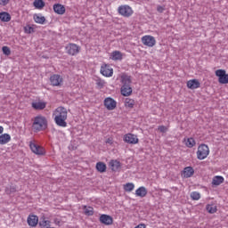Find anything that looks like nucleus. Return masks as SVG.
Returning a JSON list of instances; mask_svg holds the SVG:
<instances>
[{
    "instance_id": "43",
    "label": "nucleus",
    "mask_w": 228,
    "mask_h": 228,
    "mask_svg": "<svg viewBox=\"0 0 228 228\" xmlns=\"http://www.w3.org/2000/svg\"><path fill=\"white\" fill-rule=\"evenodd\" d=\"M4 132V127L0 126V134H3Z\"/></svg>"
},
{
    "instance_id": "42",
    "label": "nucleus",
    "mask_w": 228,
    "mask_h": 228,
    "mask_svg": "<svg viewBox=\"0 0 228 228\" xmlns=\"http://www.w3.org/2000/svg\"><path fill=\"white\" fill-rule=\"evenodd\" d=\"M8 3H10V0H0V4L2 6H6V4H8Z\"/></svg>"
},
{
    "instance_id": "18",
    "label": "nucleus",
    "mask_w": 228,
    "mask_h": 228,
    "mask_svg": "<svg viewBox=\"0 0 228 228\" xmlns=\"http://www.w3.org/2000/svg\"><path fill=\"white\" fill-rule=\"evenodd\" d=\"M12 141V136L10 134H2L0 135V145H6L9 142Z\"/></svg>"
},
{
    "instance_id": "29",
    "label": "nucleus",
    "mask_w": 228,
    "mask_h": 228,
    "mask_svg": "<svg viewBox=\"0 0 228 228\" xmlns=\"http://www.w3.org/2000/svg\"><path fill=\"white\" fill-rule=\"evenodd\" d=\"M34 20L35 22H37V24H44L45 22V17L38 14H35Z\"/></svg>"
},
{
    "instance_id": "25",
    "label": "nucleus",
    "mask_w": 228,
    "mask_h": 228,
    "mask_svg": "<svg viewBox=\"0 0 228 228\" xmlns=\"http://www.w3.org/2000/svg\"><path fill=\"white\" fill-rule=\"evenodd\" d=\"M106 165L104 162H97L96 163V170L100 172V174H104L106 172Z\"/></svg>"
},
{
    "instance_id": "36",
    "label": "nucleus",
    "mask_w": 228,
    "mask_h": 228,
    "mask_svg": "<svg viewBox=\"0 0 228 228\" xmlns=\"http://www.w3.org/2000/svg\"><path fill=\"white\" fill-rule=\"evenodd\" d=\"M51 222L49 220H45V217H43L42 220L39 222L40 227H47Z\"/></svg>"
},
{
    "instance_id": "41",
    "label": "nucleus",
    "mask_w": 228,
    "mask_h": 228,
    "mask_svg": "<svg viewBox=\"0 0 228 228\" xmlns=\"http://www.w3.org/2000/svg\"><path fill=\"white\" fill-rule=\"evenodd\" d=\"M157 12H159V13H163V12H165V7L159 5L157 7Z\"/></svg>"
},
{
    "instance_id": "34",
    "label": "nucleus",
    "mask_w": 228,
    "mask_h": 228,
    "mask_svg": "<svg viewBox=\"0 0 228 228\" xmlns=\"http://www.w3.org/2000/svg\"><path fill=\"white\" fill-rule=\"evenodd\" d=\"M17 191V188L15 186H8L5 188V193L7 195H11V193H15Z\"/></svg>"
},
{
    "instance_id": "20",
    "label": "nucleus",
    "mask_w": 228,
    "mask_h": 228,
    "mask_svg": "<svg viewBox=\"0 0 228 228\" xmlns=\"http://www.w3.org/2000/svg\"><path fill=\"white\" fill-rule=\"evenodd\" d=\"M53 12L58 15H63L65 13V6L61 4H53Z\"/></svg>"
},
{
    "instance_id": "12",
    "label": "nucleus",
    "mask_w": 228,
    "mask_h": 228,
    "mask_svg": "<svg viewBox=\"0 0 228 228\" xmlns=\"http://www.w3.org/2000/svg\"><path fill=\"white\" fill-rule=\"evenodd\" d=\"M124 142H126V143H130L132 145H136V143H138L139 140H138V136H136L134 134H126L124 136Z\"/></svg>"
},
{
    "instance_id": "26",
    "label": "nucleus",
    "mask_w": 228,
    "mask_h": 228,
    "mask_svg": "<svg viewBox=\"0 0 228 228\" xmlns=\"http://www.w3.org/2000/svg\"><path fill=\"white\" fill-rule=\"evenodd\" d=\"M0 20H2V22H10V20H12V16H10V13L8 12H1Z\"/></svg>"
},
{
    "instance_id": "38",
    "label": "nucleus",
    "mask_w": 228,
    "mask_h": 228,
    "mask_svg": "<svg viewBox=\"0 0 228 228\" xmlns=\"http://www.w3.org/2000/svg\"><path fill=\"white\" fill-rule=\"evenodd\" d=\"M2 51H3L4 54H5V56H10V54H12V51L10 50V47H8V46H3Z\"/></svg>"
},
{
    "instance_id": "11",
    "label": "nucleus",
    "mask_w": 228,
    "mask_h": 228,
    "mask_svg": "<svg viewBox=\"0 0 228 228\" xmlns=\"http://www.w3.org/2000/svg\"><path fill=\"white\" fill-rule=\"evenodd\" d=\"M100 72L105 77H111V76H113V69L108 64L102 65L101 67Z\"/></svg>"
},
{
    "instance_id": "6",
    "label": "nucleus",
    "mask_w": 228,
    "mask_h": 228,
    "mask_svg": "<svg viewBox=\"0 0 228 228\" xmlns=\"http://www.w3.org/2000/svg\"><path fill=\"white\" fill-rule=\"evenodd\" d=\"M118 14L123 17H131L133 15V8L129 5H120L118 9Z\"/></svg>"
},
{
    "instance_id": "35",
    "label": "nucleus",
    "mask_w": 228,
    "mask_h": 228,
    "mask_svg": "<svg viewBox=\"0 0 228 228\" xmlns=\"http://www.w3.org/2000/svg\"><path fill=\"white\" fill-rule=\"evenodd\" d=\"M24 32L28 35H31V33H35V28L29 25L24 27Z\"/></svg>"
},
{
    "instance_id": "23",
    "label": "nucleus",
    "mask_w": 228,
    "mask_h": 228,
    "mask_svg": "<svg viewBox=\"0 0 228 228\" xmlns=\"http://www.w3.org/2000/svg\"><path fill=\"white\" fill-rule=\"evenodd\" d=\"M109 165L112 172H117L120 168V161L118 160H110Z\"/></svg>"
},
{
    "instance_id": "37",
    "label": "nucleus",
    "mask_w": 228,
    "mask_h": 228,
    "mask_svg": "<svg viewBox=\"0 0 228 228\" xmlns=\"http://www.w3.org/2000/svg\"><path fill=\"white\" fill-rule=\"evenodd\" d=\"M191 199H192V200H199L200 199V193H199L197 191L191 192Z\"/></svg>"
},
{
    "instance_id": "16",
    "label": "nucleus",
    "mask_w": 228,
    "mask_h": 228,
    "mask_svg": "<svg viewBox=\"0 0 228 228\" xmlns=\"http://www.w3.org/2000/svg\"><path fill=\"white\" fill-rule=\"evenodd\" d=\"M27 224L30 227H37V225H38V216H37L35 215L28 216V219H27Z\"/></svg>"
},
{
    "instance_id": "39",
    "label": "nucleus",
    "mask_w": 228,
    "mask_h": 228,
    "mask_svg": "<svg viewBox=\"0 0 228 228\" xmlns=\"http://www.w3.org/2000/svg\"><path fill=\"white\" fill-rule=\"evenodd\" d=\"M96 85L97 86H99V88H104V86L106 85V82H104V80L98 78L96 80Z\"/></svg>"
},
{
    "instance_id": "28",
    "label": "nucleus",
    "mask_w": 228,
    "mask_h": 228,
    "mask_svg": "<svg viewBox=\"0 0 228 228\" xmlns=\"http://www.w3.org/2000/svg\"><path fill=\"white\" fill-rule=\"evenodd\" d=\"M134 99H131V98H126L125 99V106L126 108H129L130 110L134 108Z\"/></svg>"
},
{
    "instance_id": "21",
    "label": "nucleus",
    "mask_w": 228,
    "mask_h": 228,
    "mask_svg": "<svg viewBox=\"0 0 228 228\" xmlns=\"http://www.w3.org/2000/svg\"><path fill=\"white\" fill-rule=\"evenodd\" d=\"M123 58V54L120 51H113L110 53V60H113V61H120Z\"/></svg>"
},
{
    "instance_id": "14",
    "label": "nucleus",
    "mask_w": 228,
    "mask_h": 228,
    "mask_svg": "<svg viewBox=\"0 0 228 228\" xmlns=\"http://www.w3.org/2000/svg\"><path fill=\"white\" fill-rule=\"evenodd\" d=\"M31 106L33 110H36L37 111H42V110H45V107L47 106V102L43 101H35L31 103Z\"/></svg>"
},
{
    "instance_id": "2",
    "label": "nucleus",
    "mask_w": 228,
    "mask_h": 228,
    "mask_svg": "<svg viewBox=\"0 0 228 228\" xmlns=\"http://www.w3.org/2000/svg\"><path fill=\"white\" fill-rule=\"evenodd\" d=\"M47 128V118L42 115L36 116L33 119L32 129L36 133H40V131H45Z\"/></svg>"
},
{
    "instance_id": "4",
    "label": "nucleus",
    "mask_w": 228,
    "mask_h": 228,
    "mask_svg": "<svg viewBox=\"0 0 228 228\" xmlns=\"http://www.w3.org/2000/svg\"><path fill=\"white\" fill-rule=\"evenodd\" d=\"M209 156V147L207 144H201L198 147L197 158L200 160L206 159Z\"/></svg>"
},
{
    "instance_id": "1",
    "label": "nucleus",
    "mask_w": 228,
    "mask_h": 228,
    "mask_svg": "<svg viewBox=\"0 0 228 228\" xmlns=\"http://www.w3.org/2000/svg\"><path fill=\"white\" fill-rule=\"evenodd\" d=\"M54 122L59 127H67V109L64 107H58L53 112Z\"/></svg>"
},
{
    "instance_id": "3",
    "label": "nucleus",
    "mask_w": 228,
    "mask_h": 228,
    "mask_svg": "<svg viewBox=\"0 0 228 228\" xmlns=\"http://www.w3.org/2000/svg\"><path fill=\"white\" fill-rule=\"evenodd\" d=\"M122 86L120 89L121 95L129 97L133 94V87H131V77L123 75L121 77Z\"/></svg>"
},
{
    "instance_id": "9",
    "label": "nucleus",
    "mask_w": 228,
    "mask_h": 228,
    "mask_svg": "<svg viewBox=\"0 0 228 228\" xmlns=\"http://www.w3.org/2000/svg\"><path fill=\"white\" fill-rule=\"evenodd\" d=\"M50 83L52 86H61L63 83V77L58 74L52 75L50 77Z\"/></svg>"
},
{
    "instance_id": "30",
    "label": "nucleus",
    "mask_w": 228,
    "mask_h": 228,
    "mask_svg": "<svg viewBox=\"0 0 228 228\" xmlns=\"http://www.w3.org/2000/svg\"><path fill=\"white\" fill-rule=\"evenodd\" d=\"M83 209H84L85 215H86V216H93L94 208L84 206Z\"/></svg>"
},
{
    "instance_id": "5",
    "label": "nucleus",
    "mask_w": 228,
    "mask_h": 228,
    "mask_svg": "<svg viewBox=\"0 0 228 228\" xmlns=\"http://www.w3.org/2000/svg\"><path fill=\"white\" fill-rule=\"evenodd\" d=\"M79 45L69 43L68 45H66L65 50L67 54H69V56H76V54H79Z\"/></svg>"
},
{
    "instance_id": "24",
    "label": "nucleus",
    "mask_w": 228,
    "mask_h": 228,
    "mask_svg": "<svg viewBox=\"0 0 228 228\" xmlns=\"http://www.w3.org/2000/svg\"><path fill=\"white\" fill-rule=\"evenodd\" d=\"M193 174H195V170L191 167H187L183 169V177H186V179L191 177Z\"/></svg>"
},
{
    "instance_id": "40",
    "label": "nucleus",
    "mask_w": 228,
    "mask_h": 228,
    "mask_svg": "<svg viewBox=\"0 0 228 228\" xmlns=\"http://www.w3.org/2000/svg\"><path fill=\"white\" fill-rule=\"evenodd\" d=\"M158 130L160 131V133H167L168 131V128L165 126H159L158 127Z\"/></svg>"
},
{
    "instance_id": "13",
    "label": "nucleus",
    "mask_w": 228,
    "mask_h": 228,
    "mask_svg": "<svg viewBox=\"0 0 228 228\" xmlns=\"http://www.w3.org/2000/svg\"><path fill=\"white\" fill-rule=\"evenodd\" d=\"M104 106L109 111H112V110H115L117 108V102L113 100V98H105L104 100Z\"/></svg>"
},
{
    "instance_id": "27",
    "label": "nucleus",
    "mask_w": 228,
    "mask_h": 228,
    "mask_svg": "<svg viewBox=\"0 0 228 228\" xmlns=\"http://www.w3.org/2000/svg\"><path fill=\"white\" fill-rule=\"evenodd\" d=\"M33 4L37 10H42L45 6V2L44 0H35Z\"/></svg>"
},
{
    "instance_id": "19",
    "label": "nucleus",
    "mask_w": 228,
    "mask_h": 228,
    "mask_svg": "<svg viewBox=\"0 0 228 228\" xmlns=\"http://www.w3.org/2000/svg\"><path fill=\"white\" fill-rule=\"evenodd\" d=\"M147 188H145L144 186H141L135 191L136 197H141V199H143V197H147Z\"/></svg>"
},
{
    "instance_id": "15",
    "label": "nucleus",
    "mask_w": 228,
    "mask_h": 228,
    "mask_svg": "<svg viewBox=\"0 0 228 228\" xmlns=\"http://www.w3.org/2000/svg\"><path fill=\"white\" fill-rule=\"evenodd\" d=\"M101 224H104V225H111L113 224V217L109 215L102 214L100 216Z\"/></svg>"
},
{
    "instance_id": "22",
    "label": "nucleus",
    "mask_w": 228,
    "mask_h": 228,
    "mask_svg": "<svg viewBox=\"0 0 228 228\" xmlns=\"http://www.w3.org/2000/svg\"><path fill=\"white\" fill-rule=\"evenodd\" d=\"M224 181H225L224 176L216 175L212 179V186H220V184L224 183Z\"/></svg>"
},
{
    "instance_id": "10",
    "label": "nucleus",
    "mask_w": 228,
    "mask_h": 228,
    "mask_svg": "<svg viewBox=\"0 0 228 228\" xmlns=\"http://www.w3.org/2000/svg\"><path fill=\"white\" fill-rule=\"evenodd\" d=\"M142 42L143 45H146L147 47H154V45H156V38L152 36H143L142 37Z\"/></svg>"
},
{
    "instance_id": "8",
    "label": "nucleus",
    "mask_w": 228,
    "mask_h": 228,
    "mask_svg": "<svg viewBox=\"0 0 228 228\" xmlns=\"http://www.w3.org/2000/svg\"><path fill=\"white\" fill-rule=\"evenodd\" d=\"M29 147L32 152H34V154H37V156H44V154H45V150L44 149V147L38 144H35V142H30Z\"/></svg>"
},
{
    "instance_id": "33",
    "label": "nucleus",
    "mask_w": 228,
    "mask_h": 228,
    "mask_svg": "<svg viewBox=\"0 0 228 228\" xmlns=\"http://www.w3.org/2000/svg\"><path fill=\"white\" fill-rule=\"evenodd\" d=\"M206 209L210 215L215 214V212L217 210L216 206L215 205H207Z\"/></svg>"
},
{
    "instance_id": "7",
    "label": "nucleus",
    "mask_w": 228,
    "mask_h": 228,
    "mask_svg": "<svg viewBox=\"0 0 228 228\" xmlns=\"http://www.w3.org/2000/svg\"><path fill=\"white\" fill-rule=\"evenodd\" d=\"M216 76L219 77L218 81L221 85L228 84V74L225 73V69H217L216 71Z\"/></svg>"
},
{
    "instance_id": "31",
    "label": "nucleus",
    "mask_w": 228,
    "mask_h": 228,
    "mask_svg": "<svg viewBox=\"0 0 228 228\" xmlns=\"http://www.w3.org/2000/svg\"><path fill=\"white\" fill-rule=\"evenodd\" d=\"M195 139H193L192 137L188 138L187 142H185L186 147H188L189 149H191L193 147H195Z\"/></svg>"
},
{
    "instance_id": "17",
    "label": "nucleus",
    "mask_w": 228,
    "mask_h": 228,
    "mask_svg": "<svg viewBox=\"0 0 228 228\" xmlns=\"http://www.w3.org/2000/svg\"><path fill=\"white\" fill-rule=\"evenodd\" d=\"M187 88L191 90H196V88H200V82L197 79H191L187 82Z\"/></svg>"
},
{
    "instance_id": "32",
    "label": "nucleus",
    "mask_w": 228,
    "mask_h": 228,
    "mask_svg": "<svg viewBox=\"0 0 228 228\" xmlns=\"http://www.w3.org/2000/svg\"><path fill=\"white\" fill-rule=\"evenodd\" d=\"M125 191L131 192L133 190H134V183H127L124 185Z\"/></svg>"
}]
</instances>
